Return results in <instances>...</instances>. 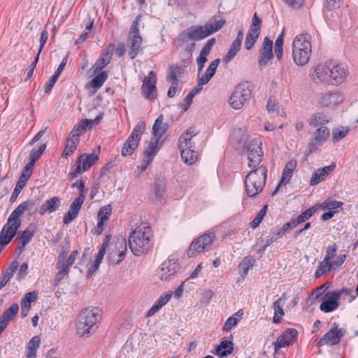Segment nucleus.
Wrapping results in <instances>:
<instances>
[{"label":"nucleus","mask_w":358,"mask_h":358,"mask_svg":"<svg viewBox=\"0 0 358 358\" xmlns=\"http://www.w3.org/2000/svg\"><path fill=\"white\" fill-rule=\"evenodd\" d=\"M153 231L146 224L138 226L129 236V245L135 256L147 254L153 247Z\"/></svg>","instance_id":"f257e3e1"},{"label":"nucleus","mask_w":358,"mask_h":358,"mask_svg":"<svg viewBox=\"0 0 358 358\" xmlns=\"http://www.w3.org/2000/svg\"><path fill=\"white\" fill-rule=\"evenodd\" d=\"M224 20H216L205 25L192 26L183 30L178 36V40L182 43L189 41H199L207 38L210 34L220 30L224 26Z\"/></svg>","instance_id":"f03ea898"},{"label":"nucleus","mask_w":358,"mask_h":358,"mask_svg":"<svg viewBox=\"0 0 358 358\" xmlns=\"http://www.w3.org/2000/svg\"><path fill=\"white\" fill-rule=\"evenodd\" d=\"M292 49L294 64L299 66L307 64L312 53L310 36L307 34L296 36L292 42Z\"/></svg>","instance_id":"7ed1b4c3"},{"label":"nucleus","mask_w":358,"mask_h":358,"mask_svg":"<svg viewBox=\"0 0 358 358\" xmlns=\"http://www.w3.org/2000/svg\"><path fill=\"white\" fill-rule=\"evenodd\" d=\"M98 308H85L80 313L76 324V332L79 336L88 337L96 331V324L100 318Z\"/></svg>","instance_id":"20e7f679"},{"label":"nucleus","mask_w":358,"mask_h":358,"mask_svg":"<svg viewBox=\"0 0 358 358\" xmlns=\"http://www.w3.org/2000/svg\"><path fill=\"white\" fill-rule=\"evenodd\" d=\"M142 17V15H138L136 17L135 20L132 22L128 34L127 47L129 49L128 55L131 59H134L136 57L143 43V38L141 36L139 31V26Z\"/></svg>","instance_id":"39448f33"},{"label":"nucleus","mask_w":358,"mask_h":358,"mask_svg":"<svg viewBox=\"0 0 358 358\" xmlns=\"http://www.w3.org/2000/svg\"><path fill=\"white\" fill-rule=\"evenodd\" d=\"M196 135L187 130L179 138L178 148L180 155L184 162L188 165L193 164L198 157V153L194 150V143L192 141Z\"/></svg>","instance_id":"423d86ee"},{"label":"nucleus","mask_w":358,"mask_h":358,"mask_svg":"<svg viewBox=\"0 0 358 358\" xmlns=\"http://www.w3.org/2000/svg\"><path fill=\"white\" fill-rule=\"evenodd\" d=\"M252 94V86L250 83H239L229 97V103L235 110L243 108L245 103L250 99Z\"/></svg>","instance_id":"0eeeda50"},{"label":"nucleus","mask_w":358,"mask_h":358,"mask_svg":"<svg viewBox=\"0 0 358 358\" xmlns=\"http://www.w3.org/2000/svg\"><path fill=\"white\" fill-rule=\"evenodd\" d=\"M145 122L140 121L134 128L132 132L129 136L122 148V155L124 157L129 156L137 149L141 135L145 132Z\"/></svg>","instance_id":"6e6552de"},{"label":"nucleus","mask_w":358,"mask_h":358,"mask_svg":"<svg viewBox=\"0 0 358 358\" xmlns=\"http://www.w3.org/2000/svg\"><path fill=\"white\" fill-rule=\"evenodd\" d=\"M215 240V234L213 232L204 234L195 238L189 247L187 255L194 257L203 250H209Z\"/></svg>","instance_id":"1a4fd4ad"},{"label":"nucleus","mask_w":358,"mask_h":358,"mask_svg":"<svg viewBox=\"0 0 358 358\" xmlns=\"http://www.w3.org/2000/svg\"><path fill=\"white\" fill-rule=\"evenodd\" d=\"M261 145L262 141L259 138H254L244 145L248 154V166L252 169L258 166L262 161L263 151Z\"/></svg>","instance_id":"9d476101"},{"label":"nucleus","mask_w":358,"mask_h":358,"mask_svg":"<svg viewBox=\"0 0 358 358\" xmlns=\"http://www.w3.org/2000/svg\"><path fill=\"white\" fill-rule=\"evenodd\" d=\"M20 225L21 219L12 212L0 232V241L5 245L8 244L15 236Z\"/></svg>","instance_id":"9b49d317"},{"label":"nucleus","mask_w":358,"mask_h":358,"mask_svg":"<svg viewBox=\"0 0 358 358\" xmlns=\"http://www.w3.org/2000/svg\"><path fill=\"white\" fill-rule=\"evenodd\" d=\"M99 157L95 154H83L76 160V162L72 166L69 173L71 178H74L78 174L85 171L92 167L98 161Z\"/></svg>","instance_id":"f8f14e48"},{"label":"nucleus","mask_w":358,"mask_h":358,"mask_svg":"<svg viewBox=\"0 0 358 358\" xmlns=\"http://www.w3.org/2000/svg\"><path fill=\"white\" fill-rule=\"evenodd\" d=\"M262 24V18L257 15V13H255L252 18V23L246 34V39L244 45L245 48L247 50H250L253 48L259 38L261 32Z\"/></svg>","instance_id":"ddd939ff"},{"label":"nucleus","mask_w":358,"mask_h":358,"mask_svg":"<svg viewBox=\"0 0 358 358\" xmlns=\"http://www.w3.org/2000/svg\"><path fill=\"white\" fill-rule=\"evenodd\" d=\"M344 100L343 94L336 90L327 91L318 95L317 103L322 108H334Z\"/></svg>","instance_id":"4468645a"},{"label":"nucleus","mask_w":358,"mask_h":358,"mask_svg":"<svg viewBox=\"0 0 358 358\" xmlns=\"http://www.w3.org/2000/svg\"><path fill=\"white\" fill-rule=\"evenodd\" d=\"M331 85H337L342 84L348 74L346 66L342 64H337L336 62L330 60Z\"/></svg>","instance_id":"2eb2a0df"},{"label":"nucleus","mask_w":358,"mask_h":358,"mask_svg":"<svg viewBox=\"0 0 358 358\" xmlns=\"http://www.w3.org/2000/svg\"><path fill=\"white\" fill-rule=\"evenodd\" d=\"M330 60L325 64H319L311 75L312 80L315 83H325L331 85Z\"/></svg>","instance_id":"dca6fc26"},{"label":"nucleus","mask_w":358,"mask_h":358,"mask_svg":"<svg viewBox=\"0 0 358 358\" xmlns=\"http://www.w3.org/2000/svg\"><path fill=\"white\" fill-rule=\"evenodd\" d=\"M179 269V264L176 259L164 261L157 270V275L162 280H167Z\"/></svg>","instance_id":"f3484780"},{"label":"nucleus","mask_w":358,"mask_h":358,"mask_svg":"<svg viewBox=\"0 0 358 358\" xmlns=\"http://www.w3.org/2000/svg\"><path fill=\"white\" fill-rule=\"evenodd\" d=\"M273 57V41L268 37H265L259 50L258 64L260 66H264Z\"/></svg>","instance_id":"a211bd4d"},{"label":"nucleus","mask_w":358,"mask_h":358,"mask_svg":"<svg viewBox=\"0 0 358 358\" xmlns=\"http://www.w3.org/2000/svg\"><path fill=\"white\" fill-rule=\"evenodd\" d=\"M298 331L295 329H287L282 335L280 336L277 341L273 343L275 352L279 349L291 345L297 338Z\"/></svg>","instance_id":"6ab92c4d"},{"label":"nucleus","mask_w":358,"mask_h":358,"mask_svg":"<svg viewBox=\"0 0 358 358\" xmlns=\"http://www.w3.org/2000/svg\"><path fill=\"white\" fill-rule=\"evenodd\" d=\"M85 199V195L82 194H79L78 196L73 200L70 206L69 210L64 216V224H69L78 216Z\"/></svg>","instance_id":"aec40b11"},{"label":"nucleus","mask_w":358,"mask_h":358,"mask_svg":"<svg viewBox=\"0 0 358 358\" xmlns=\"http://www.w3.org/2000/svg\"><path fill=\"white\" fill-rule=\"evenodd\" d=\"M343 336L341 331L338 329V326L332 327L327 333H326L318 341V346L325 345H334L340 343L341 338Z\"/></svg>","instance_id":"412c9836"},{"label":"nucleus","mask_w":358,"mask_h":358,"mask_svg":"<svg viewBox=\"0 0 358 358\" xmlns=\"http://www.w3.org/2000/svg\"><path fill=\"white\" fill-rule=\"evenodd\" d=\"M325 300L320 304V309L324 313H331L339 306V293L329 292L324 295Z\"/></svg>","instance_id":"4be33fe9"},{"label":"nucleus","mask_w":358,"mask_h":358,"mask_svg":"<svg viewBox=\"0 0 358 358\" xmlns=\"http://www.w3.org/2000/svg\"><path fill=\"white\" fill-rule=\"evenodd\" d=\"M244 32L243 29H239L236 39L231 43L227 53L223 57V62L226 64L231 61L240 51L243 39Z\"/></svg>","instance_id":"5701e85b"},{"label":"nucleus","mask_w":358,"mask_h":358,"mask_svg":"<svg viewBox=\"0 0 358 358\" xmlns=\"http://www.w3.org/2000/svg\"><path fill=\"white\" fill-rule=\"evenodd\" d=\"M127 251V243L122 240L118 241L115 245V250L111 251L108 255V260L111 264H118L125 257Z\"/></svg>","instance_id":"b1692460"},{"label":"nucleus","mask_w":358,"mask_h":358,"mask_svg":"<svg viewBox=\"0 0 358 358\" xmlns=\"http://www.w3.org/2000/svg\"><path fill=\"white\" fill-rule=\"evenodd\" d=\"M157 76L156 73L151 71L148 76L143 80L141 87L142 93L147 99H151V95L156 90Z\"/></svg>","instance_id":"393cba45"},{"label":"nucleus","mask_w":358,"mask_h":358,"mask_svg":"<svg viewBox=\"0 0 358 358\" xmlns=\"http://www.w3.org/2000/svg\"><path fill=\"white\" fill-rule=\"evenodd\" d=\"M251 176H246L245 179V193L249 197H255L264 189L263 182L262 180L259 181H252Z\"/></svg>","instance_id":"a878e982"},{"label":"nucleus","mask_w":358,"mask_h":358,"mask_svg":"<svg viewBox=\"0 0 358 358\" xmlns=\"http://www.w3.org/2000/svg\"><path fill=\"white\" fill-rule=\"evenodd\" d=\"M336 163L333 162L331 165L315 170L310 178V185H315L323 181L325 178L329 175L336 168Z\"/></svg>","instance_id":"bb28decb"},{"label":"nucleus","mask_w":358,"mask_h":358,"mask_svg":"<svg viewBox=\"0 0 358 358\" xmlns=\"http://www.w3.org/2000/svg\"><path fill=\"white\" fill-rule=\"evenodd\" d=\"M18 310V305L17 303H13L4 311L0 317V334L6 329L9 322L11 321L17 315Z\"/></svg>","instance_id":"cd10ccee"},{"label":"nucleus","mask_w":358,"mask_h":358,"mask_svg":"<svg viewBox=\"0 0 358 358\" xmlns=\"http://www.w3.org/2000/svg\"><path fill=\"white\" fill-rule=\"evenodd\" d=\"M36 205V201L28 199L21 204H20L13 211V213L16 215V216L19 218L24 214L25 211H28V214L30 216H33L36 212L37 209L34 208Z\"/></svg>","instance_id":"c85d7f7f"},{"label":"nucleus","mask_w":358,"mask_h":358,"mask_svg":"<svg viewBox=\"0 0 358 358\" xmlns=\"http://www.w3.org/2000/svg\"><path fill=\"white\" fill-rule=\"evenodd\" d=\"M164 115H159L152 127L154 138L157 140H159L168 130V124L164 122Z\"/></svg>","instance_id":"c756f323"},{"label":"nucleus","mask_w":358,"mask_h":358,"mask_svg":"<svg viewBox=\"0 0 358 358\" xmlns=\"http://www.w3.org/2000/svg\"><path fill=\"white\" fill-rule=\"evenodd\" d=\"M220 62V59H216L210 62L205 73L201 77L199 78L200 85H206L210 80L216 73Z\"/></svg>","instance_id":"7c9ffc66"},{"label":"nucleus","mask_w":358,"mask_h":358,"mask_svg":"<svg viewBox=\"0 0 358 358\" xmlns=\"http://www.w3.org/2000/svg\"><path fill=\"white\" fill-rule=\"evenodd\" d=\"M286 299L287 296L284 293L281 297H280L273 303V308L274 310V316L273 318V322L274 323H279L282 316L284 315V311L282 307L284 306Z\"/></svg>","instance_id":"2f4dec72"},{"label":"nucleus","mask_w":358,"mask_h":358,"mask_svg":"<svg viewBox=\"0 0 358 358\" xmlns=\"http://www.w3.org/2000/svg\"><path fill=\"white\" fill-rule=\"evenodd\" d=\"M110 60L111 55L110 52L107 51L103 52L92 67L93 74L95 75L101 72V71L110 63Z\"/></svg>","instance_id":"473e14b6"},{"label":"nucleus","mask_w":358,"mask_h":358,"mask_svg":"<svg viewBox=\"0 0 358 358\" xmlns=\"http://www.w3.org/2000/svg\"><path fill=\"white\" fill-rule=\"evenodd\" d=\"M60 205V199L57 196L52 197L45 201L41 206L39 213L43 215L46 212L52 213L57 210Z\"/></svg>","instance_id":"72a5a7b5"},{"label":"nucleus","mask_w":358,"mask_h":358,"mask_svg":"<svg viewBox=\"0 0 358 358\" xmlns=\"http://www.w3.org/2000/svg\"><path fill=\"white\" fill-rule=\"evenodd\" d=\"M87 119L81 120L78 124L75 125L69 135V138L73 141L79 142L81 134L86 131L87 126Z\"/></svg>","instance_id":"f704fd0d"},{"label":"nucleus","mask_w":358,"mask_h":358,"mask_svg":"<svg viewBox=\"0 0 358 358\" xmlns=\"http://www.w3.org/2000/svg\"><path fill=\"white\" fill-rule=\"evenodd\" d=\"M96 76L89 83V87L94 89V93L103 85L108 79V73L106 71H101L96 74Z\"/></svg>","instance_id":"c9c22d12"},{"label":"nucleus","mask_w":358,"mask_h":358,"mask_svg":"<svg viewBox=\"0 0 358 358\" xmlns=\"http://www.w3.org/2000/svg\"><path fill=\"white\" fill-rule=\"evenodd\" d=\"M266 173L267 169L266 166L262 165L258 166L257 168H255V169L252 170L247 176L252 175V181L253 182L262 180V181L263 182V186H265L266 180Z\"/></svg>","instance_id":"e433bc0d"},{"label":"nucleus","mask_w":358,"mask_h":358,"mask_svg":"<svg viewBox=\"0 0 358 358\" xmlns=\"http://www.w3.org/2000/svg\"><path fill=\"white\" fill-rule=\"evenodd\" d=\"M19 267V263L17 261H13L10 265L8 271L5 273L2 277V280L0 282V289H2L12 278L14 273L16 272Z\"/></svg>","instance_id":"4c0bfd02"},{"label":"nucleus","mask_w":358,"mask_h":358,"mask_svg":"<svg viewBox=\"0 0 358 358\" xmlns=\"http://www.w3.org/2000/svg\"><path fill=\"white\" fill-rule=\"evenodd\" d=\"M243 315V310H239L236 313L229 317L225 322L222 330L224 331H229L234 327H235L238 321L242 318Z\"/></svg>","instance_id":"58836bf2"},{"label":"nucleus","mask_w":358,"mask_h":358,"mask_svg":"<svg viewBox=\"0 0 358 358\" xmlns=\"http://www.w3.org/2000/svg\"><path fill=\"white\" fill-rule=\"evenodd\" d=\"M234 344L229 341H221L220 345L216 348V353L221 357H226L231 354L234 347Z\"/></svg>","instance_id":"ea45409f"},{"label":"nucleus","mask_w":358,"mask_h":358,"mask_svg":"<svg viewBox=\"0 0 358 358\" xmlns=\"http://www.w3.org/2000/svg\"><path fill=\"white\" fill-rule=\"evenodd\" d=\"M255 259L250 256H247L239 264L238 268V273L243 277L248 274L249 269L253 266Z\"/></svg>","instance_id":"a19ab883"},{"label":"nucleus","mask_w":358,"mask_h":358,"mask_svg":"<svg viewBox=\"0 0 358 358\" xmlns=\"http://www.w3.org/2000/svg\"><path fill=\"white\" fill-rule=\"evenodd\" d=\"M215 43V39H209L203 48L201 49L199 57L196 59V62L206 63L207 62V56L210 54L213 46Z\"/></svg>","instance_id":"79ce46f5"},{"label":"nucleus","mask_w":358,"mask_h":358,"mask_svg":"<svg viewBox=\"0 0 358 358\" xmlns=\"http://www.w3.org/2000/svg\"><path fill=\"white\" fill-rule=\"evenodd\" d=\"M332 268L334 269L331 262L324 258V259L320 262L319 266L315 271V277L318 278L322 275L330 271Z\"/></svg>","instance_id":"37998d69"},{"label":"nucleus","mask_w":358,"mask_h":358,"mask_svg":"<svg viewBox=\"0 0 358 358\" xmlns=\"http://www.w3.org/2000/svg\"><path fill=\"white\" fill-rule=\"evenodd\" d=\"M328 122L329 120L323 113H314L309 120V124L312 127L323 125Z\"/></svg>","instance_id":"c03bdc74"},{"label":"nucleus","mask_w":358,"mask_h":358,"mask_svg":"<svg viewBox=\"0 0 358 358\" xmlns=\"http://www.w3.org/2000/svg\"><path fill=\"white\" fill-rule=\"evenodd\" d=\"M34 234V229L29 225L20 234L19 238L22 246H25L31 241Z\"/></svg>","instance_id":"a18cd8bd"},{"label":"nucleus","mask_w":358,"mask_h":358,"mask_svg":"<svg viewBox=\"0 0 358 358\" xmlns=\"http://www.w3.org/2000/svg\"><path fill=\"white\" fill-rule=\"evenodd\" d=\"M317 210V206H313L311 208L306 210L304 212L301 213L299 215L296 217L294 220L296 224L299 225L301 223H303L308 220Z\"/></svg>","instance_id":"49530a36"},{"label":"nucleus","mask_w":358,"mask_h":358,"mask_svg":"<svg viewBox=\"0 0 358 358\" xmlns=\"http://www.w3.org/2000/svg\"><path fill=\"white\" fill-rule=\"evenodd\" d=\"M181 68L178 65L171 66L167 71V80L171 83H179L178 76L180 74Z\"/></svg>","instance_id":"de8ad7c7"},{"label":"nucleus","mask_w":358,"mask_h":358,"mask_svg":"<svg viewBox=\"0 0 358 358\" xmlns=\"http://www.w3.org/2000/svg\"><path fill=\"white\" fill-rule=\"evenodd\" d=\"M41 339L38 336H34L28 343L27 357L29 358H34L36 357V350L39 347Z\"/></svg>","instance_id":"09e8293b"},{"label":"nucleus","mask_w":358,"mask_h":358,"mask_svg":"<svg viewBox=\"0 0 358 358\" xmlns=\"http://www.w3.org/2000/svg\"><path fill=\"white\" fill-rule=\"evenodd\" d=\"M284 32L282 31L277 38L275 42L274 52L278 60L282 58L283 55Z\"/></svg>","instance_id":"8fccbe9b"},{"label":"nucleus","mask_w":358,"mask_h":358,"mask_svg":"<svg viewBox=\"0 0 358 358\" xmlns=\"http://www.w3.org/2000/svg\"><path fill=\"white\" fill-rule=\"evenodd\" d=\"M159 140H157L154 138V140H152L148 148L144 151V155L147 157V159H152L156 155L157 152V145Z\"/></svg>","instance_id":"3c124183"},{"label":"nucleus","mask_w":358,"mask_h":358,"mask_svg":"<svg viewBox=\"0 0 358 358\" xmlns=\"http://www.w3.org/2000/svg\"><path fill=\"white\" fill-rule=\"evenodd\" d=\"M108 247V243L107 242V240H106L101 245V248L99 250L98 255L94 261L93 265L95 269H98L99 267L100 264L101 263V261L106 254V249Z\"/></svg>","instance_id":"603ef678"},{"label":"nucleus","mask_w":358,"mask_h":358,"mask_svg":"<svg viewBox=\"0 0 358 358\" xmlns=\"http://www.w3.org/2000/svg\"><path fill=\"white\" fill-rule=\"evenodd\" d=\"M64 242L65 244L62 245L61 251L58 255V264H60L61 263H63L64 262L66 256L67 255L70 250V238L69 236L65 237Z\"/></svg>","instance_id":"864d4df0"},{"label":"nucleus","mask_w":358,"mask_h":358,"mask_svg":"<svg viewBox=\"0 0 358 358\" xmlns=\"http://www.w3.org/2000/svg\"><path fill=\"white\" fill-rule=\"evenodd\" d=\"M329 136V130L326 127H322L315 132V141L320 143L325 141Z\"/></svg>","instance_id":"5fc2aeb1"},{"label":"nucleus","mask_w":358,"mask_h":358,"mask_svg":"<svg viewBox=\"0 0 358 358\" xmlns=\"http://www.w3.org/2000/svg\"><path fill=\"white\" fill-rule=\"evenodd\" d=\"M343 203L341 201H334L332 199L325 200L320 206L321 208L324 210H333L341 207Z\"/></svg>","instance_id":"6e6d98bb"},{"label":"nucleus","mask_w":358,"mask_h":358,"mask_svg":"<svg viewBox=\"0 0 358 358\" xmlns=\"http://www.w3.org/2000/svg\"><path fill=\"white\" fill-rule=\"evenodd\" d=\"M112 208L110 204L106 205L100 208L98 212V219L107 221L111 215Z\"/></svg>","instance_id":"4d7b16f0"},{"label":"nucleus","mask_w":358,"mask_h":358,"mask_svg":"<svg viewBox=\"0 0 358 358\" xmlns=\"http://www.w3.org/2000/svg\"><path fill=\"white\" fill-rule=\"evenodd\" d=\"M267 205L264 206V207L259 210L258 214L256 215V217L254 218V220L251 222L250 226L252 228L255 229L257 227L259 224L262 222V220L264 215L266 213L267 210Z\"/></svg>","instance_id":"13d9d810"},{"label":"nucleus","mask_w":358,"mask_h":358,"mask_svg":"<svg viewBox=\"0 0 358 358\" xmlns=\"http://www.w3.org/2000/svg\"><path fill=\"white\" fill-rule=\"evenodd\" d=\"M166 185L164 180H158L156 181L155 185V194L159 198L162 199L165 193Z\"/></svg>","instance_id":"bf43d9fd"},{"label":"nucleus","mask_w":358,"mask_h":358,"mask_svg":"<svg viewBox=\"0 0 358 358\" xmlns=\"http://www.w3.org/2000/svg\"><path fill=\"white\" fill-rule=\"evenodd\" d=\"M78 143V142L73 141V140L70 139V138H68L66 145L64 150L63 155L66 157H69L73 155L77 148Z\"/></svg>","instance_id":"052dcab7"},{"label":"nucleus","mask_w":358,"mask_h":358,"mask_svg":"<svg viewBox=\"0 0 358 358\" xmlns=\"http://www.w3.org/2000/svg\"><path fill=\"white\" fill-rule=\"evenodd\" d=\"M46 149V144L43 143L42 144L38 149H32L29 154V157L31 159H33L34 161L36 162L41 156L43 155V153L45 152Z\"/></svg>","instance_id":"680f3d73"},{"label":"nucleus","mask_w":358,"mask_h":358,"mask_svg":"<svg viewBox=\"0 0 358 358\" xmlns=\"http://www.w3.org/2000/svg\"><path fill=\"white\" fill-rule=\"evenodd\" d=\"M62 264V263L58 264V262H57V268L59 270L55 278L57 282L61 281L64 277L69 272V268H66V266H63Z\"/></svg>","instance_id":"e2e57ef3"},{"label":"nucleus","mask_w":358,"mask_h":358,"mask_svg":"<svg viewBox=\"0 0 358 358\" xmlns=\"http://www.w3.org/2000/svg\"><path fill=\"white\" fill-rule=\"evenodd\" d=\"M324 6L329 10L338 9L341 6V0H324Z\"/></svg>","instance_id":"0e129e2a"},{"label":"nucleus","mask_w":358,"mask_h":358,"mask_svg":"<svg viewBox=\"0 0 358 358\" xmlns=\"http://www.w3.org/2000/svg\"><path fill=\"white\" fill-rule=\"evenodd\" d=\"M59 76L55 73L53 76H52L49 80L47 81V83L45 85L44 87V91L45 93H49L52 89L53 88L54 85H55L58 78Z\"/></svg>","instance_id":"69168bd1"},{"label":"nucleus","mask_w":358,"mask_h":358,"mask_svg":"<svg viewBox=\"0 0 358 358\" xmlns=\"http://www.w3.org/2000/svg\"><path fill=\"white\" fill-rule=\"evenodd\" d=\"M293 172L291 170H287L284 168L280 180V185H285L286 183H289L291 178L292 177Z\"/></svg>","instance_id":"338daca9"},{"label":"nucleus","mask_w":358,"mask_h":358,"mask_svg":"<svg viewBox=\"0 0 358 358\" xmlns=\"http://www.w3.org/2000/svg\"><path fill=\"white\" fill-rule=\"evenodd\" d=\"M348 133V129H336L333 131V140L335 141H338L342 138H345Z\"/></svg>","instance_id":"774afa93"}]
</instances>
